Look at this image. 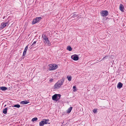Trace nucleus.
<instances>
[{
	"mask_svg": "<svg viewBox=\"0 0 126 126\" xmlns=\"http://www.w3.org/2000/svg\"><path fill=\"white\" fill-rule=\"evenodd\" d=\"M7 89V87H5L2 86L0 87V90H1L2 91H4Z\"/></svg>",
	"mask_w": 126,
	"mask_h": 126,
	"instance_id": "nucleus-14",
	"label": "nucleus"
},
{
	"mask_svg": "<svg viewBox=\"0 0 126 126\" xmlns=\"http://www.w3.org/2000/svg\"><path fill=\"white\" fill-rule=\"evenodd\" d=\"M11 108L8 107L7 108H5L3 111V112L4 114H6L7 113V110L8 109H11Z\"/></svg>",
	"mask_w": 126,
	"mask_h": 126,
	"instance_id": "nucleus-11",
	"label": "nucleus"
},
{
	"mask_svg": "<svg viewBox=\"0 0 126 126\" xmlns=\"http://www.w3.org/2000/svg\"><path fill=\"white\" fill-rule=\"evenodd\" d=\"M61 95L60 94H55L52 97V99L53 100L57 101L60 98Z\"/></svg>",
	"mask_w": 126,
	"mask_h": 126,
	"instance_id": "nucleus-2",
	"label": "nucleus"
},
{
	"mask_svg": "<svg viewBox=\"0 0 126 126\" xmlns=\"http://www.w3.org/2000/svg\"><path fill=\"white\" fill-rule=\"evenodd\" d=\"M72 109V107H69L67 110L66 112L67 113H70L71 110Z\"/></svg>",
	"mask_w": 126,
	"mask_h": 126,
	"instance_id": "nucleus-16",
	"label": "nucleus"
},
{
	"mask_svg": "<svg viewBox=\"0 0 126 126\" xmlns=\"http://www.w3.org/2000/svg\"><path fill=\"white\" fill-rule=\"evenodd\" d=\"M101 16H102L105 17L109 15L108 12L106 10H102L100 12Z\"/></svg>",
	"mask_w": 126,
	"mask_h": 126,
	"instance_id": "nucleus-3",
	"label": "nucleus"
},
{
	"mask_svg": "<svg viewBox=\"0 0 126 126\" xmlns=\"http://www.w3.org/2000/svg\"><path fill=\"white\" fill-rule=\"evenodd\" d=\"M42 37L43 38L44 40L46 39L47 38V36L45 35H42Z\"/></svg>",
	"mask_w": 126,
	"mask_h": 126,
	"instance_id": "nucleus-21",
	"label": "nucleus"
},
{
	"mask_svg": "<svg viewBox=\"0 0 126 126\" xmlns=\"http://www.w3.org/2000/svg\"><path fill=\"white\" fill-rule=\"evenodd\" d=\"M63 123H64V122H63V123H62V124H63Z\"/></svg>",
	"mask_w": 126,
	"mask_h": 126,
	"instance_id": "nucleus-31",
	"label": "nucleus"
},
{
	"mask_svg": "<svg viewBox=\"0 0 126 126\" xmlns=\"http://www.w3.org/2000/svg\"><path fill=\"white\" fill-rule=\"evenodd\" d=\"M43 120V121L45 124H50V123L49 122V120L48 119H44Z\"/></svg>",
	"mask_w": 126,
	"mask_h": 126,
	"instance_id": "nucleus-12",
	"label": "nucleus"
},
{
	"mask_svg": "<svg viewBox=\"0 0 126 126\" xmlns=\"http://www.w3.org/2000/svg\"><path fill=\"white\" fill-rule=\"evenodd\" d=\"M44 40H45V41H44V42L45 44H47V45H50V43L48 38H47L46 39H45Z\"/></svg>",
	"mask_w": 126,
	"mask_h": 126,
	"instance_id": "nucleus-10",
	"label": "nucleus"
},
{
	"mask_svg": "<svg viewBox=\"0 0 126 126\" xmlns=\"http://www.w3.org/2000/svg\"><path fill=\"white\" fill-rule=\"evenodd\" d=\"M119 8H124V6L122 4H120L119 5Z\"/></svg>",
	"mask_w": 126,
	"mask_h": 126,
	"instance_id": "nucleus-23",
	"label": "nucleus"
},
{
	"mask_svg": "<svg viewBox=\"0 0 126 126\" xmlns=\"http://www.w3.org/2000/svg\"><path fill=\"white\" fill-rule=\"evenodd\" d=\"M38 120V119L37 117H34L33 118L32 120V121L33 122H34L35 121H37Z\"/></svg>",
	"mask_w": 126,
	"mask_h": 126,
	"instance_id": "nucleus-20",
	"label": "nucleus"
},
{
	"mask_svg": "<svg viewBox=\"0 0 126 126\" xmlns=\"http://www.w3.org/2000/svg\"><path fill=\"white\" fill-rule=\"evenodd\" d=\"M42 18L41 17H36L33 19L32 21V24H34L40 20Z\"/></svg>",
	"mask_w": 126,
	"mask_h": 126,
	"instance_id": "nucleus-4",
	"label": "nucleus"
},
{
	"mask_svg": "<svg viewBox=\"0 0 126 126\" xmlns=\"http://www.w3.org/2000/svg\"><path fill=\"white\" fill-rule=\"evenodd\" d=\"M67 78L68 79V81H70L71 80L72 77L70 76H68L67 77Z\"/></svg>",
	"mask_w": 126,
	"mask_h": 126,
	"instance_id": "nucleus-19",
	"label": "nucleus"
},
{
	"mask_svg": "<svg viewBox=\"0 0 126 126\" xmlns=\"http://www.w3.org/2000/svg\"><path fill=\"white\" fill-rule=\"evenodd\" d=\"M12 107H15L19 108L20 107V106L19 104H16L14 105L13 106V105L11 106H10L9 107L11 108Z\"/></svg>",
	"mask_w": 126,
	"mask_h": 126,
	"instance_id": "nucleus-13",
	"label": "nucleus"
},
{
	"mask_svg": "<svg viewBox=\"0 0 126 126\" xmlns=\"http://www.w3.org/2000/svg\"><path fill=\"white\" fill-rule=\"evenodd\" d=\"M125 8H119L120 10L122 12H124V10H125Z\"/></svg>",
	"mask_w": 126,
	"mask_h": 126,
	"instance_id": "nucleus-24",
	"label": "nucleus"
},
{
	"mask_svg": "<svg viewBox=\"0 0 126 126\" xmlns=\"http://www.w3.org/2000/svg\"><path fill=\"white\" fill-rule=\"evenodd\" d=\"M36 41H34L32 43V44L31 45V46L34 45L36 43Z\"/></svg>",
	"mask_w": 126,
	"mask_h": 126,
	"instance_id": "nucleus-27",
	"label": "nucleus"
},
{
	"mask_svg": "<svg viewBox=\"0 0 126 126\" xmlns=\"http://www.w3.org/2000/svg\"><path fill=\"white\" fill-rule=\"evenodd\" d=\"M106 57H107L106 56H105V57H104V58H106Z\"/></svg>",
	"mask_w": 126,
	"mask_h": 126,
	"instance_id": "nucleus-29",
	"label": "nucleus"
},
{
	"mask_svg": "<svg viewBox=\"0 0 126 126\" xmlns=\"http://www.w3.org/2000/svg\"><path fill=\"white\" fill-rule=\"evenodd\" d=\"M40 126H43L45 124L43 120H42L39 122Z\"/></svg>",
	"mask_w": 126,
	"mask_h": 126,
	"instance_id": "nucleus-17",
	"label": "nucleus"
},
{
	"mask_svg": "<svg viewBox=\"0 0 126 126\" xmlns=\"http://www.w3.org/2000/svg\"><path fill=\"white\" fill-rule=\"evenodd\" d=\"M53 79H51L49 80V81L50 82H51L53 81Z\"/></svg>",
	"mask_w": 126,
	"mask_h": 126,
	"instance_id": "nucleus-28",
	"label": "nucleus"
},
{
	"mask_svg": "<svg viewBox=\"0 0 126 126\" xmlns=\"http://www.w3.org/2000/svg\"><path fill=\"white\" fill-rule=\"evenodd\" d=\"M9 20H8V21L4 23H2L1 24V27L0 28V30L3 28L4 27L7 25H8V23H9Z\"/></svg>",
	"mask_w": 126,
	"mask_h": 126,
	"instance_id": "nucleus-7",
	"label": "nucleus"
},
{
	"mask_svg": "<svg viewBox=\"0 0 126 126\" xmlns=\"http://www.w3.org/2000/svg\"><path fill=\"white\" fill-rule=\"evenodd\" d=\"M28 45H27L26 46L23 52V54L22 57L23 59L24 58V57H23V56H25L26 51L28 49Z\"/></svg>",
	"mask_w": 126,
	"mask_h": 126,
	"instance_id": "nucleus-8",
	"label": "nucleus"
},
{
	"mask_svg": "<svg viewBox=\"0 0 126 126\" xmlns=\"http://www.w3.org/2000/svg\"><path fill=\"white\" fill-rule=\"evenodd\" d=\"M78 15H77L76 14H73V16H72V17L74 18L75 17L77 16H78Z\"/></svg>",
	"mask_w": 126,
	"mask_h": 126,
	"instance_id": "nucleus-25",
	"label": "nucleus"
},
{
	"mask_svg": "<svg viewBox=\"0 0 126 126\" xmlns=\"http://www.w3.org/2000/svg\"><path fill=\"white\" fill-rule=\"evenodd\" d=\"M29 102L27 101L24 100L21 102L20 103L22 104H26L29 103Z\"/></svg>",
	"mask_w": 126,
	"mask_h": 126,
	"instance_id": "nucleus-15",
	"label": "nucleus"
},
{
	"mask_svg": "<svg viewBox=\"0 0 126 126\" xmlns=\"http://www.w3.org/2000/svg\"><path fill=\"white\" fill-rule=\"evenodd\" d=\"M71 58L73 60L75 61H77L79 60V57L78 55L75 54L71 56Z\"/></svg>",
	"mask_w": 126,
	"mask_h": 126,
	"instance_id": "nucleus-6",
	"label": "nucleus"
},
{
	"mask_svg": "<svg viewBox=\"0 0 126 126\" xmlns=\"http://www.w3.org/2000/svg\"><path fill=\"white\" fill-rule=\"evenodd\" d=\"M6 106V105H5L4 106V107H5Z\"/></svg>",
	"mask_w": 126,
	"mask_h": 126,
	"instance_id": "nucleus-30",
	"label": "nucleus"
},
{
	"mask_svg": "<svg viewBox=\"0 0 126 126\" xmlns=\"http://www.w3.org/2000/svg\"><path fill=\"white\" fill-rule=\"evenodd\" d=\"M67 49L69 51H72V48L70 46H68L67 47Z\"/></svg>",
	"mask_w": 126,
	"mask_h": 126,
	"instance_id": "nucleus-18",
	"label": "nucleus"
},
{
	"mask_svg": "<svg viewBox=\"0 0 126 126\" xmlns=\"http://www.w3.org/2000/svg\"><path fill=\"white\" fill-rule=\"evenodd\" d=\"M73 91L74 92H75L76 91V86H73Z\"/></svg>",
	"mask_w": 126,
	"mask_h": 126,
	"instance_id": "nucleus-22",
	"label": "nucleus"
},
{
	"mask_svg": "<svg viewBox=\"0 0 126 126\" xmlns=\"http://www.w3.org/2000/svg\"><path fill=\"white\" fill-rule=\"evenodd\" d=\"M123 84L122 83H121V82H119L118 84L117 87L119 89H120L123 86Z\"/></svg>",
	"mask_w": 126,
	"mask_h": 126,
	"instance_id": "nucleus-9",
	"label": "nucleus"
},
{
	"mask_svg": "<svg viewBox=\"0 0 126 126\" xmlns=\"http://www.w3.org/2000/svg\"><path fill=\"white\" fill-rule=\"evenodd\" d=\"M97 112V110L95 109H94L93 110V112H94V113H96Z\"/></svg>",
	"mask_w": 126,
	"mask_h": 126,
	"instance_id": "nucleus-26",
	"label": "nucleus"
},
{
	"mask_svg": "<svg viewBox=\"0 0 126 126\" xmlns=\"http://www.w3.org/2000/svg\"><path fill=\"white\" fill-rule=\"evenodd\" d=\"M58 67L57 65L53 64V65H51V66H49V69L50 70H53L57 68Z\"/></svg>",
	"mask_w": 126,
	"mask_h": 126,
	"instance_id": "nucleus-5",
	"label": "nucleus"
},
{
	"mask_svg": "<svg viewBox=\"0 0 126 126\" xmlns=\"http://www.w3.org/2000/svg\"><path fill=\"white\" fill-rule=\"evenodd\" d=\"M64 80V79L63 78L59 80L55 84L54 89L56 90L58 89L63 85Z\"/></svg>",
	"mask_w": 126,
	"mask_h": 126,
	"instance_id": "nucleus-1",
	"label": "nucleus"
}]
</instances>
